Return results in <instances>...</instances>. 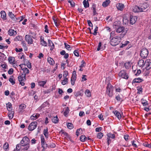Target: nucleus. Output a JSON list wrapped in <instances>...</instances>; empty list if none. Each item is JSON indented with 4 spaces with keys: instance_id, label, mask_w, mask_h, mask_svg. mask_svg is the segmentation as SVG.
I'll list each match as a JSON object with an SVG mask.
<instances>
[{
    "instance_id": "9d476101",
    "label": "nucleus",
    "mask_w": 151,
    "mask_h": 151,
    "mask_svg": "<svg viewBox=\"0 0 151 151\" xmlns=\"http://www.w3.org/2000/svg\"><path fill=\"white\" fill-rule=\"evenodd\" d=\"M130 22L132 24H134L137 19V17L136 16H130Z\"/></svg>"
},
{
    "instance_id": "ddd939ff",
    "label": "nucleus",
    "mask_w": 151,
    "mask_h": 151,
    "mask_svg": "<svg viewBox=\"0 0 151 151\" xmlns=\"http://www.w3.org/2000/svg\"><path fill=\"white\" fill-rule=\"evenodd\" d=\"M116 7L118 10L122 11L124 7V5L121 3L117 4L116 5Z\"/></svg>"
},
{
    "instance_id": "69168bd1",
    "label": "nucleus",
    "mask_w": 151,
    "mask_h": 151,
    "mask_svg": "<svg viewBox=\"0 0 151 151\" xmlns=\"http://www.w3.org/2000/svg\"><path fill=\"white\" fill-rule=\"evenodd\" d=\"M52 18L55 26L56 27H58V24L57 23L56 20L55 19V17H53Z\"/></svg>"
},
{
    "instance_id": "0e129e2a",
    "label": "nucleus",
    "mask_w": 151,
    "mask_h": 151,
    "mask_svg": "<svg viewBox=\"0 0 151 151\" xmlns=\"http://www.w3.org/2000/svg\"><path fill=\"white\" fill-rule=\"evenodd\" d=\"M81 65L80 66V68H82L84 67L86 65V63L83 60H82L81 62Z\"/></svg>"
},
{
    "instance_id": "c85d7f7f",
    "label": "nucleus",
    "mask_w": 151,
    "mask_h": 151,
    "mask_svg": "<svg viewBox=\"0 0 151 151\" xmlns=\"http://www.w3.org/2000/svg\"><path fill=\"white\" fill-rule=\"evenodd\" d=\"M132 63L131 62H126L124 64V66L126 69H128L131 67Z\"/></svg>"
},
{
    "instance_id": "a878e982",
    "label": "nucleus",
    "mask_w": 151,
    "mask_h": 151,
    "mask_svg": "<svg viewBox=\"0 0 151 151\" xmlns=\"http://www.w3.org/2000/svg\"><path fill=\"white\" fill-rule=\"evenodd\" d=\"M1 18L4 20H6V14L5 12L4 11H1Z\"/></svg>"
},
{
    "instance_id": "b1692460",
    "label": "nucleus",
    "mask_w": 151,
    "mask_h": 151,
    "mask_svg": "<svg viewBox=\"0 0 151 151\" xmlns=\"http://www.w3.org/2000/svg\"><path fill=\"white\" fill-rule=\"evenodd\" d=\"M113 113L119 119H120L121 118V114L117 110H115L113 111Z\"/></svg>"
},
{
    "instance_id": "dca6fc26",
    "label": "nucleus",
    "mask_w": 151,
    "mask_h": 151,
    "mask_svg": "<svg viewBox=\"0 0 151 151\" xmlns=\"http://www.w3.org/2000/svg\"><path fill=\"white\" fill-rule=\"evenodd\" d=\"M96 5L95 4H93L92 7V9L93 10V16H95L96 15H98V14L97 13L96 10Z\"/></svg>"
},
{
    "instance_id": "c03bdc74",
    "label": "nucleus",
    "mask_w": 151,
    "mask_h": 151,
    "mask_svg": "<svg viewBox=\"0 0 151 151\" xmlns=\"http://www.w3.org/2000/svg\"><path fill=\"white\" fill-rule=\"evenodd\" d=\"M9 145L8 143L6 142L3 145V147L4 150H7L8 149Z\"/></svg>"
},
{
    "instance_id": "72a5a7b5",
    "label": "nucleus",
    "mask_w": 151,
    "mask_h": 151,
    "mask_svg": "<svg viewBox=\"0 0 151 151\" xmlns=\"http://www.w3.org/2000/svg\"><path fill=\"white\" fill-rule=\"evenodd\" d=\"M41 145L42 147L43 148V149L42 150V151H45V149L47 148L48 147V145L47 144L46 142H44L43 143H41Z\"/></svg>"
},
{
    "instance_id": "f704fd0d",
    "label": "nucleus",
    "mask_w": 151,
    "mask_h": 151,
    "mask_svg": "<svg viewBox=\"0 0 151 151\" xmlns=\"http://www.w3.org/2000/svg\"><path fill=\"white\" fill-rule=\"evenodd\" d=\"M15 60V58L13 57H9L8 58L9 62L10 63H13Z\"/></svg>"
},
{
    "instance_id": "f257e3e1",
    "label": "nucleus",
    "mask_w": 151,
    "mask_h": 151,
    "mask_svg": "<svg viewBox=\"0 0 151 151\" xmlns=\"http://www.w3.org/2000/svg\"><path fill=\"white\" fill-rule=\"evenodd\" d=\"M29 139L26 136L24 137L20 142V143L22 146L24 147L25 150H27L29 147Z\"/></svg>"
},
{
    "instance_id": "f8f14e48",
    "label": "nucleus",
    "mask_w": 151,
    "mask_h": 151,
    "mask_svg": "<svg viewBox=\"0 0 151 151\" xmlns=\"http://www.w3.org/2000/svg\"><path fill=\"white\" fill-rule=\"evenodd\" d=\"M49 105V104L48 102L47 101L45 102L40 107H39L38 108V110L39 111H40L42 108H44L47 106H48Z\"/></svg>"
},
{
    "instance_id": "052dcab7",
    "label": "nucleus",
    "mask_w": 151,
    "mask_h": 151,
    "mask_svg": "<svg viewBox=\"0 0 151 151\" xmlns=\"http://www.w3.org/2000/svg\"><path fill=\"white\" fill-rule=\"evenodd\" d=\"M129 42L127 41H125L123 43H122V45L121 46L122 47H124L127 45L129 43Z\"/></svg>"
},
{
    "instance_id": "9b49d317",
    "label": "nucleus",
    "mask_w": 151,
    "mask_h": 151,
    "mask_svg": "<svg viewBox=\"0 0 151 151\" xmlns=\"http://www.w3.org/2000/svg\"><path fill=\"white\" fill-rule=\"evenodd\" d=\"M142 8H140L137 6H135L133 9V11L134 12H142Z\"/></svg>"
},
{
    "instance_id": "5701e85b",
    "label": "nucleus",
    "mask_w": 151,
    "mask_h": 151,
    "mask_svg": "<svg viewBox=\"0 0 151 151\" xmlns=\"http://www.w3.org/2000/svg\"><path fill=\"white\" fill-rule=\"evenodd\" d=\"M110 2L109 0H106L103 3L102 6L103 7H106L109 5Z\"/></svg>"
},
{
    "instance_id": "5fc2aeb1",
    "label": "nucleus",
    "mask_w": 151,
    "mask_h": 151,
    "mask_svg": "<svg viewBox=\"0 0 151 151\" xmlns=\"http://www.w3.org/2000/svg\"><path fill=\"white\" fill-rule=\"evenodd\" d=\"M40 137L41 139V143H43L44 142H45L44 137L43 135H40Z\"/></svg>"
},
{
    "instance_id": "ea45409f",
    "label": "nucleus",
    "mask_w": 151,
    "mask_h": 151,
    "mask_svg": "<svg viewBox=\"0 0 151 151\" xmlns=\"http://www.w3.org/2000/svg\"><path fill=\"white\" fill-rule=\"evenodd\" d=\"M147 5L146 3H143L142 4L141 7L140 8H142V12L143 11V10L146 9L147 7Z\"/></svg>"
},
{
    "instance_id": "7c9ffc66",
    "label": "nucleus",
    "mask_w": 151,
    "mask_h": 151,
    "mask_svg": "<svg viewBox=\"0 0 151 151\" xmlns=\"http://www.w3.org/2000/svg\"><path fill=\"white\" fill-rule=\"evenodd\" d=\"M47 81H40L38 82V85L40 86L44 87L45 85L46 84Z\"/></svg>"
},
{
    "instance_id": "864d4df0",
    "label": "nucleus",
    "mask_w": 151,
    "mask_h": 151,
    "mask_svg": "<svg viewBox=\"0 0 151 151\" xmlns=\"http://www.w3.org/2000/svg\"><path fill=\"white\" fill-rule=\"evenodd\" d=\"M82 131V129L81 128H80L77 129L76 131V134L77 136H78L80 134V133Z\"/></svg>"
},
{
    "instance_id": "a18cd8bd",
    "label": "nucleus",
    "mask_w": 151,
    "mask_h": 151,
    "mask_svg": "<svg viewBox=\"0 0 151 151\" xmlns=\"http://www.w3.org/2000/svg\"><path fill=\"white\" fill-rule=\"evenodd\" d=\"M22 39V37L20 36H17L14 39V41H20Z\"/></svg>"
},
{
    "instance_id": "f3484780",
    "label": "nucleus",
    "mask_w": 151,
    "mask_h": 151,
    "mask_svg": "<svg viewBox=\"0 0 151 151\" xmlns=\"http://www.w3.org/2000/svg\"><path fill=\"white\" fill-rule=\"evenodd\" d=\"M48 45L50 47V50H52L54 48V45L52 42V41L50 40H48Z\"/></svg>"
},
{
    "instance_id": "2f4dec72",
    "label": "nucleus",
    "mask_w": 151,
    "mask_h": 151,
    "mask_svg": "<svg viewBox=\"0 0 151 151\" xmlns=\"http://www.w3.org/2000/svg\"><path fill=\"white\" fill-rule=\"evenodd\" d=\"M83 3L84 7L85 8H86L89 6V4L88 1L84 0L83 1Z\"/></svg>"
},
{
    "instance_id": "de8ad7c7",
    "label": "nucleus",
    "mask_w": 151,
    "mask_h": 151,
    "mask_svg": "<svg viewBox=\"0 0 151 151\" xmlns=\"http://www.w3.org/2000/svg\"><path fill=\"white\" fill-rule=\"evenodd\" d=\"M132 144L134 147L137 148L138 147V146L136 144V142L135 141H133L131 142Z\"/></svg>"
},
{
    "instance_id": "c756f323",
    "label": "nucleus",
    "mask_w": 151,
    "mask_h": 151,
    "mask_svg": "<svg viewBox=\"0 0 151 151\" xmlns=\"http://www.w3.org/2000/svg\"><path fill=\"white\" fill-rule=\"evenodd\" d=\"M52 122L55 123H58V119L57 116H54L52 119Z\"/></svg>"
},
{
    "instance_id": "603ef678",
    "label": "nucleus",
    "mask_w": 151,
    "mask_h": 151,
    "mask_svg": "<svg viewBox=\"0 0 151 151\" xmlns=\"http://www.w3.org/2000/svg\"><path fill=\"white\" fill-rule=\"evenodd\" d=\"M67 126L68 128L69 129H71L73 128V125L71 123H68Z\"/></svg>"
},
{
    "instance_id": "412c9836",
    "label": "nucleus",
    "mask_w": 151,
    "mask_h": 151,
    "mask_svg": "<svg viewBox=\"0 0 151 151\" xmlns=\"http://www.w3.org/2000/svg\"><path fill=\"white\" fill-rule=\"evenodd\" d=\"M22 70L23 71V73L22 74L25 75V76L27 74L29 73V70L27 68H24L22 69Z\"/></svg>"
},
{
    "instance_id": "393cba45",
    "label": "nucleus",
    "mask_w": 151,
    "mask_h": 151,
    "mask_svg": "<svg viewBox=\"0 0 151 151\" xmlns=\"http://www.w3.org/2000/svg\"><path fill=\"white\" fill-rule=\"evenodd\" d=\"M145 65L149 68H151V61L150 59L147 60L145 62Z\"/></svg>"
},
{
    "instance_id": "338daca9",
    "label": "nucleus",
    "mask_w": 151,
    "mask_h": 151,
    "mask_svg": "<svg viewBox=\"0 0 151 151\" xmlns=\"http://www.w3.org/2000/svg\"><path fill=\"white\" fill-rule=\"evenodd\" d=\"M76 79L75 78H71V84L72 85H74L75 84V81Z\"/></svg>"
},
{
    "instance_id": "473e14b6",
    "label": "nucleus",
    "mask_w": 151,
    "mask_h": 151,
    "mask_svg": "<svg viewBox=\"0 0 151 151\" xmlns=\"http://www.w3.org/2000/svg\"><path fill=\"white\" fill-rule=\"evenodd\" d=\"M143 81L142 79L140 78L134 79L133 81V83H139Z\"/></svg>"
},
{
    "instance_id": "7ed1b4c3",
    "label": "nucleus",
    "mask_w": 151,
    "mask_h": 151,
    "mask_svg": "<svg viewBox=\"0 0 151 151\" xmlns=\"http://www.w3.org/2000/svg\"><path fill=\"white\" fill-rule=\"evenodd\" d=\"M107 93L110 97H111L113 95V87L110 83H108L106 87Z\"/></svg>"
},
{
    "instance_id": "09e8293b",
    "label": "nucleus",
    "mask_w": 151,
    "mask_h": 151,
    "mask_svg": "<svg viewBox=\"0 0 151 151\" xmlns=\"http://www.w3.org/2000/svg\"><path fill=\"white\" fill-rule=\"evenodd\" d=\"M103 136V134L101 132H99L97 134V137L99 139H101Z\"/></svg>"
},
{
    "instance_id": "a211bd4d",
    "label": "nucleus",
    "mask_w": 151,
    "mask_h": 151,
    "mask_svg": "<svg viewBox=\"0 0 151 151\" xmlns=\"http://www.w3.org/2000/svg\"><path fill=\"white\" fill-rule=\"evenodd\" d=\"M24 150V151L25 150V148L24 147H23L22 146L21 143L20 144H18L17 145L16 147V150Z\"/></svg>"
},
{
    "instance_id": "8fccbe9b",
    "label": "nucleus",
    "mask_w": 151,
    "mask_h": 151,
    "mask_svg": "<svg viewBox=\"0 0 151 151\" xmlns=\"http://www.w3.org/2000/svg\"><path fill=\"white\" fill-rule=\"evenodd\" d=\"M101 42H99L98 45V48L97 49V50L98 51H99L101 49L102 50H104V49L102 47H101Z\"/></svg>"
},
{
    "instance_id": "bf43d9fd",
    "label": "nucleus",
    "mask_w": 151,
    "mask_h": 151,
    "mask_svg": "<svg viewBox=\"0 0 151 151\" xmlns=\"http://www.w3.org/2000/svg\"><path fill=\"white\" fill-rule=\"evenodd\" d=\"M9 81L12 84V85H14L15 84V82L13 80V78H9Z\"/></svg>"
},
{
    "instance_id": "58836bf2",
    "label": "nucleus",
    "mask_w": 151,
    "mask_h": 151,
    "mask_svg": "<svg viewBox=\"0 0 151 151\" xmlns=\"http://www.w3.org/2000/svg\"><path fill=\"white\" fill-rule=\"evenodd\" d=\"M8 15L10 18L12 19H14L15 16L13 14L12 12H9L8 13Z\"/></svg>"
},
{
    "instance_id": "e2e57ef3",
    "label": "nucleus",
    "mask_w": 151,
    "mask_h": 151,
    "mask_svg": "<svg viewBox=\"0 0 151 151\" xmlns=\"http://www.w3.org/2000/svg\"><path fill=\"white\" fill-rule=\"evenodd\" d=\"M73 53L75 56L78 57L79 56V54L78 50H75L73 52Z\"/></svg>"
},
{
    "instance_id": "c9c22d12",
    "label": "nucleus",
    "mask_w": 151,
    "mask_h": 151,
    "mask_svg": "<svg viewBox=\"0 0 151 151\" xmlns=\"http://www.w3.org/2000/svg\"><path fill=\"white\" fill-rule=\"evenodd\" d=\"M141 101L143 106H145L148 105L147 101L146 100L142 99H141Z\"/></svg>"
},
{
    "instance_id": "4d7b16f0",
    "label": "nucleus",
    "mask_w": 151,
    "mask_h": 151,
    "mask_svg": "<svg viewBox=\"0 0 151 151\" xmlns=\"http://www.w3.org/2000/svg\"><path fill=\"white\" fill-rule=\"evenodd\" d=\"M68 81V79L67 78H65V79L63 80L62 82V84L63 85H65L66 84Z\"/></svg>"
},
{
    "instance_id": "e433bc0d",
    "label": "nucleus",
    "mask_w": 151,
    "mask_h": 151,
    "mask_svg": "<svg viewBox=\"0 0 151 151\" xmlns=\"http://www.w3.org/2000/svg\"><path fill=\"white\" fill-rule=\"evenodd\" d=\"M85 93L87 97H90L91 96V92L88 89H87L86 90L85 92Z\"/></svg>"
},
{
    "instance_id": "1a4fd4ad",
    "label": "nucleus",
    "mask_w": 151,
    "mask_h": 151,
    "mask_svg": "<svg viewBox=\"0 0 151 151\" xmlns=\"http://www.w3.org/2000/svg\"><path fill=\"white\" fill-rule=\"evenodd\" d=\"M25 39L28 44L30 45L33 43V40L31 37L29 35H25Z\"/></svg>"
},
{
    "instance_id": "39448f33",
    "label": "nucleus",
    "mask_w": 151,
    "mask_h": 151,
    "mask_svg": "<svg viewBox=\"0 0 151 151\" xmlns=\"http://www.w3.org/2000/svg\"><path fill=\"white\" fill-rule=\"evenodd\" d=\"M148 51L146 48H143L141 50L140 55L143 58H146L148 55Z\"/></svg>"
},
{
    "instance_id": "6ab92c4d",
    "label": "nucleus",
    "mask_w": 151,
    "mask_h": 151,
    "mask_svg": "<svg viewBox=\"0 0 151 151\" xmlns=\"http://www.w3.org/2000/svg\"><path fill=\"white\" fill-rule=\"evenodd\" d=\"M70 110L68 107H65L63 110V114L65 116H67Z\"/></svg>"
},
{
    "instance_id": "423d86ee",
    "label": "nucleus",
    "mask_w": 151,
    "mask_h": 151,
    "mask_svg": "<svg viewBox=\"0 0 151 151\" xmlns=\"http://www.w3.org/2000/svg\"><path fill=\"white\" fill-rule=\"evenodd\" d=\"M127 29H125L123 27H120L116 29V32L118 33L122 32L123 34V37L126 34L127 32Z\"/></svg>"
},
{
    "instance_id": "20e7f679",
    "label": "nucleus",
    "mask_w": 151,
    "mask_h": 151,
    "mask_svg": "<svg viewBox=\"0 0 151 151\" xmlns=\"http://www.w3.org/2000/svg\"><path fill=\"white\" fill-rule=\"evenodd\" d=\"M18 80L20 84L22 86H24L25 83L24 82L26 80V76L24 74H21L18 77Z\"/></svg>"
},
{
    "instance_id": "6e6d98bb",
    "label": "nucleus",
    "mask_w": 151,
    "mask_h": 151,
    "mask_svg": "<svg viewBox=\"0 0 151 151\" xmlns=\"http://www.w3.org/2000/svg\"><path fill=\"white\" fill-rule=\"evenodd\" d=\"M143 145L146 147H148L150 148H151V144H149L148 143H144Z\"/></svg>"
},
{
    "instance_id": "680f3d73",
    "label": "nucleus",
    "mask_w": 151,
    "mask_h": 151,
    "mask_svg": "<svg viewBox=\"0 0 151 151\" xmlns=\"http://www.w3.org/2000/svg\"><path fill=\"white\" fill-rule=\"evenodd\" d=\"M98 30V27L97 26H96L95 29L94 30V32L93 33V34L94 35H97V32Z\"/></svg>"
},
{
    "instance_id": "774afa93",
    "label": "nucleus",
    "mask_w": 151,
    "mask_h": 151,
    "mask_svg": "<svg viewBox=\"0 0 151 151\" xmlns=\"http://www.w3.org/2000/svg\"><path fill=\"white\" fill-rule=\"evenodd\" d=\"M13 69L12 68H11L8 70V73L9 74L11 75L13 73Z\"/></svg>"
},
{
    "instance_id": "3c124183",
    "label": "nucleus",
    "mask_w": 151,
    "mask_h": 151,
    "mask_svg": "<svg viewBox=\"0 0 151 151\" xmlns=\"http://www.w3.org/2000/svg\"><path fill=\"white\" fill-rule=\"evenodd\" d=\"M19 109L21 110H23L25 109L26 108V106L24 104H22L19 106Z\"/></svg>"
},
{
    "instance_id": "a19ab883",
    "label": "nucleus",
    "mask_w": 151,
    "mask_h": 151,
    "mask_svg": "<svg viewBox=\"0 0 151 151\" xmlns=\"http://www.w3.org/2000/svg\"><path fill=\"white\" fill-rule=\"evenodd\" d=\"M64 44L65 45V47L67 50L69 51H70L71 50L70 45L66 43H65Z\"/></svg>"
},
{
    "instance_id": "6e6552de",
    "label": "nucleus",
    "mask_w": 151,
    "mask_h": 151,
    "mask_svg": "<svg viewBox=\"0 0 151 151\" xmlns=\"http://www.w3.org/2000/svg\"><path fill=\"white\" fill-rule=\"evenodd\" d=\"M37 125V123L36 122H31L29 124L28 129L29 131H33L36 128Z\"/></svg>"
},
{
    "instance_id": "79ce46f5",
    "label": "nucleus",
    "mask_w": 151,
    "mask_h": 151,
    "mask_svg": "<svg viewBox=\"0 0 151 151\" xmlns=\"http://www.w3.org/2000/svg\"><path fill=\"white\" fill-rule=\"evenodd\" d=\"M18 57L19 58L22 59H24V55L22 52L19 53L18 55Z\"/></svg>"
},
{
    "instance_id": "f03ea898",
    "label": "nucleus",
    "mask_w": 151,
    "mask_h": 151,
    "mask_svg": "<svg viewBox=\"0 0 151 151\" xmlns=\"http://www.w3.org/2000/svg\"><path fill=\"white\" fill-rule=\"evenodd\" d=\"M123 36H116L111 39L110 43L113 46H115L119 44L121 41L122 38Z\"/></svg>"
},
{
    "instance_id": "13d9d810",
    "label": "nucleus",
    "mask_w": 151,
    "mask_h": 151,
    "mask_svg": "<svg viewBox=\"0 0 151 151\" xmlns=\"http://www.w3.org/2000/svg\"><path fill=\"white\" fill-rule=\"evenodd\" d=\"M76 73L75 71H73L72 75L71 78H75L76 79Z\"/></svg>"
},
{
    "instance_id": "bb28decb",
    "label": "nucleus",
    "mask_w": 151,
    "mask_h": 151,
    "mask_svg": "<svg viewBox=\"0 0 151 151\" xmlns=\"http://www.w3.org/2000/svg\"><path fill=\"white\" fill-rule=\"evenodd\" d=\"M48 129L47 127L44 129L43 131V134L46 138H48L49 137Z\"/></svg>"
},
{
    "instance_id": "2eb2a0df",
    "label": "nucleus",
    "mask_w": 151,
    "mask_h": 151,
    "mask_svg": "<svg viewBox=\"0 0 151 151\" xmlns=\"http://www.w3.org/2000/svg\"><path fill=\"white\" fill-rule=\"evenodd\" d=\"M8 33L9 35L12 36L16 35L17 32L16 31H14V29H10L9 30Z\"/></svg>"
},
{
    "instance_id": "0eeeda50",
    "label": "nucleus",
    "mask_w": 151,
    "mask_h": 151,
    "mask_svg": "<svg viewBox=\"0 0 151 151\" xmlns=\"http://www.w3.org/2000/svg\"><path fill=\"white\" fill-rule=\"evenodd\" d=\"M119 76L121 78L127 79L129 78L127 73L124 70H121L119 73Z\"/></svg>"
},
{
    "instance_id": "37998d69",
    "label": "nucleus",
    "mask_w": 151,
    "mask_h": 151,
    "mask_svg": "<svg viewBox=\"0 0 151 151\" xmlns=\"http://www.w3.org/2000/svg\"><path fill=\"white\" fill-rule=\"evenodd\" d=\"M107 137H109V138L114 139L115 137V134H111V133H109L107 134Z\"/></svg>"
},
{
    "instance_id": "cd10ccee",
    "label": "nucleus",
    "mask_w": 151,
    "mask_h": 151,
    "mask_svg": "<svg viewBox=\"0 0 151 151\" xmlns=\"http://www.w3.org/2000/svg\"><path fill=\"white\" fill-rule=\"evenodd\" d=\"M47 61L50 65H54L55 63L54 61L51 57H49L47 58Z\"/></svg>"
},
{
    "instance_id": "4be33fe9",
    "label": "nucleus",
    "mask_w": 151,
    "mask_h": 151,
    "mask_svg": "<svg viewBox=\"0 0 151 151\" xmlns=\"http://www.w3.org/2000/svg\"><path fill=\"white\" fill-rule=\"evenodd\" d=\"M40 43L41 44L44 46H47V43L45 41H44V40L43 37H40Z\"/></svg>"
},
{
    "instance_id": "aec40b11",
    "label": "nucleus",
    "mask_w": 151,
    "mask_h": 151,
    "mask_svg": "<svg viewBox=\"0 0 151 151\" xmlns=\"http://www.w3.org/2000/svg\"><path fill=\"white\" fill-rule=\"evenodd\" d=\"M137 65L140 67H142L144 65H145V62H144L143 60H139L138 62Z\"/></svg>"
},
{
    "instance_id": "49530a36",
    "label": "nucleus",
    "mask_w": 151,
    "mask_h": 151,
    "mask_svg": "<svg viewBox=\"0 0 151 151\" xmlns=\"http://www.w3.org/2000/svg\"><path fill=\"white\" fill-rule=\"evenodd\" d=\"M68 2L70 3L72 7H74L75 6V3L72 0H68Z\"/></svg>"
},
{
    "instance_id": "4c0bfd02",
    "label": "nucleus",
    "mask_w": 151,
    "mask_h": 151,
    "mask_svg": "<svg viewBox=\"0 0 151 151\" xmlns=\"http://www.w3.org/2000/svg\"><path fill=\"white\" fill-rule=\"evenodd\" d=\"M87 139L86 137L84 135H81L80 138V140L83 142L85 141Z\"/></svg>"
},
{
    "instance_id": "4468645a",
    "label": "nucleus",
    "mask_w": 151,
    "mask_h": 151,
    "mask_svg": "<svg viewBox=\"0 0 151 151\" xmlns=\"http://www.w3.org/2000/svg\"><path fill=\"white\" fill-rule=\"evenodd\" d=\"M40 115L39 114H34L30 116V119L32 120H36L39 117Z\"/></svg>"
}]
</instances>
